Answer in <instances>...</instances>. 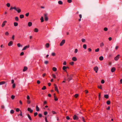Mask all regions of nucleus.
I'll use <instances>...</instances> for the list:
<instances>
[{
  "label": "nucleus",
  "mask_w": 122,
  "mask_h": 122,
  "mask_svg": "<svg viewBox=\"0 0 122 122\" xmlns=\"http://www.w3.org/2000/svg\"><path fill=\"white\" fill-rule=\"evenodd\" d=\"M44 63L46 64H47L48 63V61H45L44 62Z\"/></svg>",
  "instance_id": "53"
},
{
  "label": "nucleus",
  "mask_w": 122,
  "mask_h": 122,
  "mask_svg": "<svg viewBox=\"0 0 122 122\" xmlns=\"http://www.w3.org/2000/svg\"><path fill=\"white\" fill-rule=\"evenodd\" d=\"M51 55L52 56H54L56 54L55 53L53 52L52 53Z\"/></svg>",
  "instance_id": "59"
},
{
  "label": "nucleus",
  "mask_w": 122,
  "mask_h": 122,
  "mask_svg": "<svg viewBox=\"0 0 122 122\" xmlns=\"http://www.w3.org/2000/svg\"><path fill=\"white\" fill-rule=\"evenodd\" d=\"M104 30L105 31H107L108 30V28L107 27H105L104 29Z\"/></svg>",
  "instance_id": "42"
},
{
  "label": "nucleus",
  "mask_w": 122,
  "mask_h": 122,
  "mask_svg": "<svg viewBox=\"0 0 122 122\" xmlns=\"http://www.w3.org/2000/svg\"><path fill=\"white\" fill-rule=\"evenodd\" d=\"M15 19L16 21H18L19 20V18L18 17H15Z\"/></svg>",
  "instance_id": "31"
},
{
  "label": "nucleus",
  "mask_w": 122,
  "mask_h": 122,
  "mask_svg": "<svg viewBox=\"0 0 122 122\" xmlns=\"http://www.w3.org/2000/svg\"><path fill=\"white\" fill-rule=\"evenodd\" d=\"M54 86H55V91L57 92L58 93H59V92L56 85L55 84H54Z\"/></svg>",
  "instance_id": "3"
},
{
  "label": "nucleus",
  "mask_w": 122,
  "mask_h": 122,
  "mask_svg": "<svg viewBox=\"0 0 122 122\" xmlns=\"http://www.w3.org/2000/svg\"><path fill=\"white\" fill-rule=\"evenodd\" d=\"M50 46L49 44V43H47L46 44V48H48Z\"/></svg>",
  "instance_id": "24"
},
{
  "label": "nucleus",
  "mask_w": 122,
  "mask_h": 122,
  "mask_svg": "<svg viewBox=\"0 0 122 122\" xmlns=\"http://www.w3.org/2000/svg\"><path fill=\"white\" fill-rule=\"evenodd\" d=\"M46 89V87L45 86H44L42 88V90H45Z\"/></svg>",
  "instance_id": "38"
},
{
  "label": "nucleus",
  "mask_w": 122,
  "mask_h": 122,
  "mask_svg": "<svg viewBox=\"0 0 122 122\" xmlns=\"http://www.w3.org/2000/svg\"><path fill=\"white\" fill-rule=\"evenodd\" d=\"M115 70L116 69L115 67H112L111 69V71L112 72H113L115 71Z\"/></svg>",
  "instance_id": "14"
},
{
  "label": "nucleus",
  "mask_w": 122,
  "mask_h": 122,
  "mask_svg": "<svg viewBox=\"0 0 122 122\" xmlns=\"http://www.w3.org/2000/svg\"><path fill=\"white\" fill-rule=\"evenodd\" d=\"M47 102L46 101H45L44 102L43 105H45L46 104Z\"/></svg>",
  "instance_id": "51"
},
{
  "label": "nucleus",
  "mask_w": 122,
  "mask_h": 122,
  "mask_svg": "<svg viewBox=\"0 0 122 122\" xmlns=\"http://www.w3.org/2000/svg\"><path fill=\"white\" fill-rule=\"evenodd\" d=\"M97 87L98 88L100 89H102V85H100V86H97Z\"/></svg>",
  "instance_id": "34"
},
{
  "label": "nucleus",
  "mask_w": 122,
  "mask_h": 122,
  "mask_svg": "<svg viewBox=\"0 0 122 122\" xmlns=\"http://www.w3.org/2000/svg\"><path fill=\"white\" fill-rule=\"evenodd\" d=\"M7 22V21L6 20L4 21L3 23L1 25L2 27H3L5 25V23Z\"/></svg>",
  "instance_id": "11"
},
{
  "label": "nucleus",
  "mask_w": 122,
  "mask_h": 122,
  "mask_svg": "<svg viewBox=\"0 0 122 122\" xmlns=\"http://www.w3.org/2000/svg\"><path fill=\"white\" fill-rule=\"evenodd\" d=\"M14 112V111L13 110H11L10 111V113H11L12 114H13Z\"/></svg>",
  "instance_id": "45"
},
{
  "label": "nucleus",
  "mask_w": 122,
  "mask_h": 122,
  "mask_svg": "<svg viewBox=\"0 0 122 122\" xmlns=\"http://www.w3.org/2000/svg\"><path fill=\"white\" fill-rule=\"evenodd\" d=\"M5 82L4 81H2L0 82V85H2L5 84Z\"/></svg>",
  "instance_id": "28"
},
{
  "label": "nucleus",
  "mask_w": 122,
  "mask_h": 122,
  "mask_svg": "<svg viewBox=\"0 0 122 122\" xmlns=\"http://www.w3.org/2000/svg\"><path fill=\"white\" fill-rule=\"evenodd\" d=\"M20 109L19 108H17L16 109V112H19L20 111Z\"/></svg>",
  "instance_id": "43"
},
{
  "label": "nucleus",
  "mask_w": 122,
  "mask_h": 122,
  "mask_svg": "<svg viewBox=\"0 0 122 122\" xmlns=\"http://www.w3.org/2000/svg\"><path fill=\"white\" fill-rule=\"evenodd\" d=\"M27 110L28 111L30 112L31 113H32L33 112V110L31 109L30 108L28 107L27 108Z\"/></svg>",
  "instance_id": "9"
},
{
  "label": "nucleus",
  "mask_w": 122,
  "mask_h": 122,
  "mask_svg": "<svg viewBox=\"0 0 122 122\" xmlns=\"http://www.w3.org/2000/svg\"><path fill=\"white\" fill-rule=\"evenodd\" d=\"M52 70L53 71H56L57 69L55 67H54L53 68Z\"/></svg>",
  "instance_id": "27"
},
{
  "label": "nucleus",
  "mask_w": 122,
  "mask_h": 122,
  "mask_svg": "<svg viewBox=\"0 0 122 122\" xmlns=\"http://www.w3.org/2000/svg\"><path fill=\"white\" fill-rule=\"evenodd\" d=\"M83 47L85 49H86V44H84L83 46Z\"/></svg>",
  "instance_id": "32"
},
{
  "label": "nucleus",
  "mask_w": 122,
  "mask_h": 122,
  "mask_svg": "<svg viewBox=\"0 0 122 122\" xmlns=\"http://www.w3.org/2000/svg\"><path fill=\"white\" fill-rule=\"evenodd\" d=\"M65 40H62L60 44V46H62L65 43Z\"/></svg>",
  "instance_id": "5"
},
{
  "label": "nucleus",
  "mask_w": 122,
  "mask_h": 122,
  "mask_svg": "<svg viewBox=\"0 0 122 122\" xmlns=\"http://www.w3.org/2000/svg\"><path fill=\"white\" fill-rule=\"evenodd\" d=\"M66 67L65 66H64L62 67V69L64 70V71H66L67 72L66 70Z\"/></svg>",
  "instance_id": "16"
},
{
  "label": "nucleus",
  "mask_w": 122,
  "mask_h": 122,
  "mask_svg": "<svg viewBox=\"0 0 122 122\" xmlns=\"http://www.w3.org/2000/svg\"><path fill=\"white\" fill-rule=\"evenodd\" d=\"M20 18L21 19H22L24 17V15L22 14L20 15Z\"/></svg>",
  "instance_id": "26"
},
{
  "label": "nucleus",
  "mask_w": 122,
  "mask_h": 122,
  "mask_svg": "<svg viewBox=\"0 0 122 122\" xmlns=\"http://www.w3.org/2000/svg\"><path fill=\"white\" fill-rule=\"evenodd\" d=\"M28 69L27 67L26 66H25L24 67V69H23V71H26Z\"/></svg>",
  "instance_id": "17"
},
{
  "label": "nucleus",
  "mask_w": 122,
  "mask_h": 122,
  "mask_svg": "<svg viewBox=\"0 0 122 122\" xmlns=\"http://www.w3.org/2000/svg\"><path fill=\"white\" fill-rule=\"evenodd\" d=\"M98 68L97 66H96L94 68V70L95 71L96 73L97 72V71L98 70Z\"/></svg>",
  "instance_id": "8"
},
{
  "label": "nucleus",
  "mask_w": 122,
  "mask_h": 122,
  "mask_svg": "<svg viewBox=\"0 0 122 122\" xmlns=\"http://www.w3.org/2000/svg\"><path fill=\"white\" fill-rule=\"evenodd\" d=\"M105 82V81L103 80H102L101 81V83L102 84H103Z\"/></svg>",
  "instance_id": "57"
},
{
  "label": "nucleus",
  "mask_w": 122,
  "mask_h": 122,
  "mask_svg": "<svg viewBox=\"0 0 122 122\" xmlns=\"http://www.w3.org/2000/svg\"><path fill=\"white\" fill-rule=\"evenodd\" d=\"M82 120L84 122H86V121H85L84 119V117H82Z\"/></svg>",
  "instance_id": "63"
},
{
  "label": "nucleus",
  "mask_w": 122,
  "mask_h": 122,
  "mask_svg": "<svg viewBox=\"0 0 122 122\" xmlns=\"http://www.w3.org/2000/svg\"><path fill=\"white\" fill-rule=\"evenodd\" d=\"M104 45V44L103 42H102L100 44V47H102Z\"/></svg>",
  "instance_id": "37"
},
{
  "label": "nucleus",
  "mask_w": 122,
  "mask_h": 122,
  "mask_svg": "<svg viewBox=\"0 0 122 122\" xmlns=\"http://www.w3.org/2000/svg\"><path fill=\"white\" fill-rule=\"evenodd\" d=\"M68 78L67 79V81H69L71 80L72 79V78L73 77V75H71L70 76H68V74L67 75Z\"/></svg>",
  "instance_id": "1"
},
{
  "label": "nucleus",
  "mask_w": 122,
  "mask_h": 122,
  "mask_svg": "<svg viewBox=\"0 0 122 122\" xmlns=\"http://www.w3.org/2000/svg\"><path fill=\"white\" fill-rule=\"evenodd\" d=\"M99 48H98L97 49L95 50V51L96 52H98L99 51Z\"/></svg>",
  "instance_id": "48"
},
{
  "label": "nucleus",
  "mask_w": 122,
  "mask_h": 122,
  "mask_svg": "<svg viewBox=\"0 0 122 122\" xmlns=\"http://www.w3.org/2000/svg\"><path fill=\"white\" fill-rule=\"evenodd\" d=\"M38 114V113L37 112H35L34 113V116L36 117V116Z\"/></svg>",
  "instance_id": "58"
},
{
  "label": "nucleus",
  "mask_w": 122,
  "mask_h": 122,
  "mask_svg": "<svg viewBox=\"0 0 122 122\" xmlns=\"http://www.w3.org/2000/svg\"><path fill=\"white\" fill-rule=\"evenodd\" d=\"M29 46H30L29 45L25 46L22 49V50L23 51L26 50L27 48H29Z\"/></svg>",
  "instance_id": "10"
},
{
  "label": "nucleus",
  "mask_w": 122,
  "mask_h": 122,
  "mask_svg": "<svg viewBox=\"0 0 122 122\" xmlns=\"http://www.w3.org/2000/svg\"><path fill=\"white\" fill-rule=\"evenodd\" d=\"M16 9H15L16 11H17L18 13H20L21 12V10L19 8L17 7L16 8L15 7Z\"/></svg>",
  "instance_id": "4"
},
{
  "label": "nucleus",
  "mask_w": 122,
  "mask_h": 122,
  "mask_svg": "<svg viewBox=\"0 0 122 122\" xmlns=\"http://www.w3.org/2000/svg\"><path fill=\"white\" fill-rule=\"evenodd\" d=\"M52 113L53 114H56V112L55 111H52Z\"/></svg>",
  "instance_id": "61"
},
{
  "label": "nucleus",
  "mask_w": 122,
  "mask_h": 122,
  "mask_svg": "<svg viewBox=\"0 0 122 122\" xmlns=\"http://www.w3.org/2000/svg\"><path fill=\"white\" fill-rule=\"evenodd\" d=\"M38 116L40 117H42V115L40 113L38 114Z\"/></svg>",
  "instance_id": "46"
},
{
  "label": "nucleus",
  "mask_w": 122,
  "mask_h": 122,
  "mask_svg": "<svg viewBox=\"0 0 122 122\" xmlns=\"http://www.w3.org/2000/svg\"><path fill=\"white\" fill-rule=\"evenodd\" d=\"M52 76L53 77V78L55 79L56 78V76L54 74H53L52 75Z\"/></svg>",
  "instance_id": "40"
},
{
  "label": "nucleus",
  "mask_w": 122,
  "mask_h": 122,
  "mask_svg": "<svg viewBox=\"0 0 122 122\" xmlns=\"http://www.w3.org/2000/svg\"><path fill=\"white\" fill-rule=\"evenodd\" d=\"M41 20V22H43L44 21L43 17V16H41L40 19Z\"/></svg>",
  "instance_id": "25"
},
{
  "label": "nucleus",
  "mask_w": 122,
  "mask_h": 122,
  "mask_svg": "<svg viewBox=\"0 0 122 122\" xmlns=\"http://www.w3.org/2000/svg\"><path fill=\"white\" fill-rule=\"evenodd\" d=\"M15 96L12 95L11 96V98L12 100H13L15 98Z\"/></svg>",
  "instance_id": "36"
},
{
  "label": "nucleus",
  "mask_w": 122,
  "mask_h": 122,
  "mask_svg": "<svg viewBox=\"0 0 122 122\" xmlns=\"http://www.w3.org/2000/svg\"><path fill=\"white\" fill-rule=\"evenodd\" d=\"M20 116H22V117H23V116H22V112L21 110L20 111Z\"/></svg>",
  "instance_id": "41"
},
{
  "label": "nucleus",
  "mask_w": 122,
  "mask_h": 122,
  "mask_svg": "<svg viewBox=\"0 0 122 122\" xmlns=\"http://www.w3.org/2000/svg\"><path fill=\"white\" fill-rule=\"evenodd\" d=\"M78 96V94H76L74 96L75 98H77Z\"/></svg>",
  "instance_id": "52"
},
{
  "label": "nucleus",
  "mask_w": 122,
  "mask_h": 122,
  "mask_svg": "<svg viewBox=\"0 0 122 122\" xmlns=\"http://www.w3.org/2000/svg\"><path fill=\"white\" fill-rule=\"evenodd\" d=\"M74 64V62L73 61L71 62L70 63V64L72 66Z\"/></svg>",
  "instance_id": "39"
},
{
  "label": "nucleus",
  "mask_w": 122,
  "mask_h": 122,
  "mask_svg": "<svg viewBox=\"0 0 122 122\" xmlns=\"http://www.w3.org/2000/svg\"><path fill=\"white\" fill-rule=\"evenodd\" d=\"M72 60L74 61H76L77 60V59L75 57H73L72 58Z\"/></svg>",
  "instance_id": "13"
},
{
  "label": "nucleus",
  "mask_w": 122,
  "mask_h": 122,
  "mask_svg": "<svg viewBox=\"0 0 122 122\" xmlns=\"http://www.w3.org/2000/svg\"><path fill=\"white\" fill-rule=\"evenodd\" d=\"M27 116H28V117L29 119V120L30 121H31L32 120L31 118V117H30V116L29 114H27Z\"/></svg>",
  "instance_id": "18"
},
{
  "label": "nucleus",
  "mask_w": 122,
  "mask_h": 122,
  "mask_svg": "<svg viewBox=\"0 0 122 122\" xmlns=\"http://www.w3.org/2000/svg\"><path fill=\"white\" fill-rule=\"evenodd\" d=\"M13 43V42L12 41H10L8 43V45L9 46H10L12 45Z\"/></svg>",
  "instance_id": "12"
},
{
  "label": "nucleus",
  "mask_w": 122,
  "mask_h": 122,
  "mask_svg": "<svg viewBox=\"0 0 122 122\" xmlns=\"http://www.w3.org/2000/svg\"><path fill=\"white\" fill-rule=\"evenodd\" d=\"M58 3L60 5H62L63 4L61 0H60L58 1Z\"/></svg>",
  "instance_id": "29"
},
{
  "label": "nucleus",
  "mask_w": 122,
  "mask_h": 122,
  "mask_svg": "<svg viewBox=\"0 0 122 122\" xmlns=\"http://www.w3.org/2000/svg\"><path fill=\"white\" fill-rule=\"evenodd\" d=\"M120 55H118L116 57H115L114 58V60H115L117 61L118 59H119V58Z\"/></svg>",
  "instance_id": "7"
},
{
  "label": "nucleus",
  "mask_w": 122,
  "mask_h": 122,
  "mask_svg": "<svg viewBox=\"0 0 122 122\" xmlns=\"http://www.w3.org/2000/svg\"><path fill=\"white\" fill-rule=\"evenodd\" d=\"M101 95V93H99V95H98V98H99V100H100L101 99V98H100Z\"/></svg>",
  "instance_id": "35"
},
{
  "label": "nucleus",
  "mask_w": 122,
  "mask_h": 122,
  "mask_svg": "<svg viewBox=\"0 0 122 122\" xmlns=\"http://www.w3.org/2000/svg\"><path fill=\"white\" fill-rule=\"evenodd\" d=\"M36 109L37 111H40L39 108L38 107L37 105L36 106Z\"/></svg>",
  "instance_id": "22"
},
{
  "label": "nucleus",
  "mask_w": 122,
  "mask_h": 122,
  "mask_svg": "<svg viewBox=\"0 0 122 122\" xmlns=\"http://www.w3.org/2000/svg\"><path fill=\"white\" fill-rule=\"evenodd\" d=\"M73 118L74 120H78L79 119L78 117L76 115H74L73 116Z\"/></svg>",
  "instance_id": "6"
},
{
  "label": "nucleus",
  "mask_w": 122,
  "mask_h": 122,
  "mask_svg": "<svg viewBox=\"0 0 122 122\" xmlns=\"http://www.w3.org/2000/svg\"><path fill=\"white\" fill-rule=\"evenodd\" d=\"M47 15V13L45 14H44L45 20L46 21H47L48 20V18Z\"/></svg>",
  "instance_id": "2"
},
{
  "label": "nucleus",
  "mask_w": 122,
  "mask_h": 122,
  "mask_svg": "<svg viewBox=\"0 0 122 122\" xmlns=\"http://www.w3.org/2000/svg\"><path fill=\"white\" fill-rule=\"evenodd\" d=\"M66 118L68 120H69L70 119V118L68 116H67L66 117Z\"/></svg>",
  "instance_id": "64"
},
{
  "label": "nucleus",
  "mask_w": 122,
  "mask_h": 122,
  "mask_svg": "<svg viewBox=\"0 0 122 122\" xmlns=\"http://www.w3.org/2000/svg\"><path fill=\"white\" fill-rule=\"evenodd\" d=\"M24 54V53L23 52H21L20 54V56H22Z\"/></svg>",
  "instance_id": "56"
},
{
  "label": "nucleus",
  "mask_w": 122,
  "mask_h": 122,
  "mask_svg": "<svg viewBox=\"0 0 122 122\" xmlns=\"http://www.w3.org/2000/svg\"><path fill=\"white\" fill-rule=\"evenodd\" d=\"M110 103H111V102H110V101L109 100H108L107 101V104H108V105H109L110 104Z\"/></svg>",
  "instance_id": "33"
},
{
  "label": "nucleus",
  "mask_w": 122,
  "mask_h": 122,
  "mask_svg": "<svg viewBox=\"0 0 122 122\" xmlns=\"http://www.w3.org/2000/svg\"><path fill=\"white\" fill-rule=\"evenodd\" d=\"M28 25L29 27H30L32 26V23L31 22H29L28 23Z\"/></svg>",
  "instance_id": "15"
},
{
  "label": "nucleus",
  "mask_w": 122,
  "mask_h": 122,
  "mask_svg": "<svg viewBox=\"0 0 122 122\" xmlns=\"http://www.w3.org/2000/svg\"><path fill=\"white\" fill-rule=\"evenodd\" d=\"M13 9H16L15 6L14 7H11L10 8V10H11Z\"/></svg>",
  "instance_id": "30"
},
{
  "label": "nucleus",
  "mask_w": 122,
  "mask_h": 122,
  "mask_svg": "<svg viewBox=\"0 0 122 122\" xmlns=\"http://www.w3.org/2000/svg\"><path fill=\"white\" fill-rule=\"evenodd\" d=\"M15 83L13 84L12 85V87L13 88H14L15 87Z\"/></svg>",
  "instance_id": "49"
},
{
  "label": "nucleus",
  "mask_w": 122,
  "mask_h": 122,
  "mask_svg": "<svg viewBox=\"0 0 122 122\" xmlns=\"http://www.w3.org/2000/svg\"><path fill=\"white\" fill-rule=\"evenodd\" d=\"M14 25L15 26H16L18 25V23L16 22H15L14 23Z\"/></svg>",
  "instance_id": "23"
},
{
  "label": "nucleus",
  "mask_w": 122,
  "mask_h": 122,
  "mask_svg": "<svg viewBox=\"0 0 122 122\" xmlns=\"http://www.w3.org/2000/svg\"><path fill=\"white\" fill-rule=\"evenodd\" d=\"M37 83L38 84H40V81L39 80H37Z\"/></svg>",
  "instance_id": "60"
},
{
  "label": "nucleus",
  "mask_w": 122,
  "mask_h": 122,
  "mask_svg": "<svg viewBox=\"0 0 122 122\" xmlns=\"http://www.w3.org/2000/svg\"><path fill=\"white\" fill-rule=\"evenodd\" d=\"M47 112L46 111L44 112V114L45 115H46L47 114Z\"/></svg>",
  "instance_id": "55"
},
{
  "label": "nucleus",
  "mask_w": 122,
  "mask_h": 122,
  "mask_svg": "<svg viewBox=\"0 0 122 122\" xmlns=\"http://www.w3.org/2000/svg\"><path fill=\"white\" fill-rule=\"evenodd\" d=\"M6 5L7 7H9L10 6V3H7V4H6Z\"/></svg>",
  "instance_id": "47"
},
{
  "label": "nucleus",
  "mask_w": 122,
  "mask_h": 122,
  "mask_svg": "<svg viewBox=\"0 0 122 122\" xmlns=\"http://www.w3.org/2000/svg\"><path fill=\"white\" fill-rule=\"evenodd\" d=\"M104 97L106 99H108L109 98V96L107 94L105 95H104Z\"/></svg>",
  "instance_id": "20"
},
{
  "label": "nucleus",
  "mask_w": 122,
  "mask_h": 122,
  "mask_svg": "<svg viewBox=\"0 0 122 122\" xmlns=\"http://www.w3.org/2000/svg\"><path fill=\"white\" fill-rule=\"evenodd\" d=\"M27 103L28 104H29L30 103V101L29 100H28L27 101Z\"/></svg>",
  "instance_id": "44"
},
{
  "label": "nucleus",
  "mask_w": 122,
  "mask_h": 122,
  "mask_svg": "<svg viewBox=\"0 0 122 122\" xmlns=\"http://www.w3.org/2000/svg\"><path fill=\"white\" fill-rule=\"evenodd\" d=\"M78 51V50L77 49H75V51H74V52L75 53H76Z\"/></svg>",
  "instance_id": "54"
},
{
  "label": "nucleus",
  "mask_w": 122,
  "mask_h": 122,
  "mask_svg": "<svg viewBox=\"0 0 122 122\" xmlns=\"http://www.w3.org/2000/svg\"><path fill=\"white\" fill-rule=\"evenodd\" d=\"M103 57L102 56H101L99 57V59L100 61L103 60Z\"/></svg>",
  "instance_id": "19"
},
{
  "label": "nucleus",
  "mask_w": 122,
  "mask_h": 122,
  "mask_svg": "<svg viewBox=\"0 0 122 122\" xmlns=\"http://www.w3.org/2000/svg\"><path fill=\"white\" fill-rule=\"evenodd\" d=\"M38 29L37 28H36L34 29V31L35 32H37L38 31Z\"/></svg>",
  "instance_id": "21"
},
{
  "label": "nucleus",
  "mask_w": 122,
  "mask_h": 122,
  "mask_svg": "<svg viewBox=\"0 0 122 122\" xmlns=\"http://www.w3.org/2000/svg\"><path fill=\"white\" fill-rule=\"evenodd\" d=\"M5 35L6 36H8L9 35V33L8 32H6L5 33Z\"/></svg>",
  "instance_id": "50"
},
{
  "label": "nucleus",
  "mask_w": 122,
  "mask_h": 122,
  "mask_svg": "<svg viewBox=\"0 0 122 122\" xmlns=\"http://www.w3.org/2000/svg\"><path fill=\"white\" fill-rule=\"evenodd\" d=\"M17 46L18 47H20L21 46V45L20 43H18L17 44Z\"/></svg>",
  "instance_id": "62"
}]
</instances>
